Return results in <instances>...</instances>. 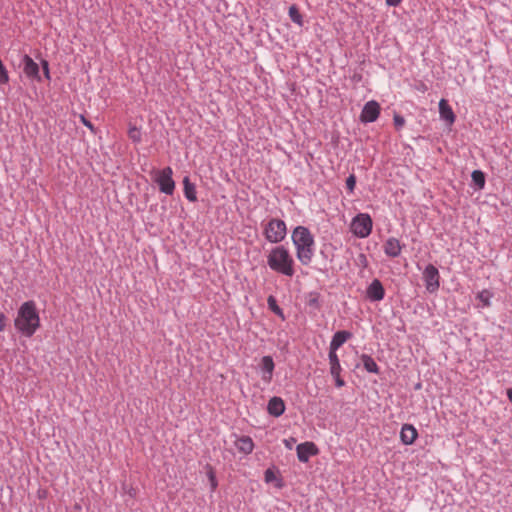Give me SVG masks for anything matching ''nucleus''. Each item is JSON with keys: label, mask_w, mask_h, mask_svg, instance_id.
I'll return each mask as SVG.
<instances>
[{"label": "nucleus", "mask_w": 512, "mask_h": 512, "mask_svg": "<svg viewBox=\"0 0 512 512\" xmlns=\"http://www.w3.org/2000/svg\"><path fill=\"white\" fill-rule=\"evenodd\" d=\"M128 136L134 143H140L142 140V134L138 127L130 125L128 130Z\"/></svg>", "instance_id": "nucleus-27"}, {"label": "nucleus", "mask_w": 512, "mask_h": 512, "mask_svg": "<svg viewBox=\"0 0 512 512\" xmlns=\"http://www.w3.org/2000/svg\"><path fill=\"white\" fill-rule=\"evenodd\" d=\"M263 234L268 242L278 244L287 235L286 223L281 219L272 218L263 226Z\"/></svg>", "instance_id": "nucleus-4"}, {"label": "nucleus", "mask_w": 512, "mask_h": 512, "mask_svg": "<svg viewBox=\"0 0 512 512\" xmlns=\"http://www.w3.org/2000/svg\"><path fill=\"white\" fill-rule=\"evenodd\" d=\"M493 297V293L488 289H483L478 292L476 298L482 303V307H490L491 306V298Z\"/></svg>", "instance_id": "nucleus-25"}, {"label": "nucleus", "mask_w": 512, "mask_h": 512, "mask_svg": "<svg viewBox=\"0 0 512 512\" xmlns=\"http://www.w3.org/2000/svg\"><path fill=\"white\" fill-rule=\"evenodd\" d=\"M15 328L24 336L31 337L40 327V317L34 301L24 302L14 320Z\"/></svg>", "instance_id": "nucleus-2"}, {"label": "nucleus", "mask_w": 512, "mask_h": 512, "mask_svg": "<svg viewBox=\"0 0 512 512\" xmlns=\"http://www.w3.org/2000/svg\"><path fill=\"white\" fill-rule=\"evenodd\" d=\"M352 333L346 330L337 331L330 342L329 351L337 352V350L350 338Z\"/></svg>", "instance_id": "nucleus-14"}, {"label": "nucleus", "mask_w": 512, "mask_h": 512, "mask_svg": "<svg viewBox=\"0 0 512 512\" xmlns=\"http://www.w3.org/2000/svg\"><path fill=\"white\" fill-rule=\"evenodd\" d=\"M507 397L509 401L512 403V388L507 390Z\"/></svg>", "instance_id": "nucleus-38"}, {"label": "nucleus", "mask_w": 512, "mask_h": 512, "mask_svg": "<svg viewBox=\"0 0 512 512\" xmlns=\"http://www.w3.org/2000/svg\"><path fill=\"white\" fill-rule=\"evenodd\" d=\"M384 253L391 258H396L401 254L402 245L397 238H388L383 246Z\"/></svg>", "instance_id": "nucleus-12"}, {"label": "nucleus", "mask_w": 512, "mask_h": 512, "mask_svg": "<svg viewBox=\"0 0 512 512\" xmlns=\"http://www.w3.org/2000/svg\"><path fill=\"white\" fill-rule=\"evenodd\" d=\"M6 316L4 313L0 312V331H4L6 328Z\"/></svg>", "instance_id": "nucleus-35"}, {"label": "nucleus", "mask_w": 512, "mask_h": 512, "mask_svg": "<svg viewBox=\"0 0 512 512\" xmlns=\"http://www.w3.org/2000/svg\"><path fill=\"white\" fill-rule=\"evenodd\" d=\"M264 480L266 483H271V482L277 480V477L272 469H267L264 472Z\"/></svg>", "instance_id": "nucleus-30"}, {"label": "nucleus", "mask_w": 512, "mask_h": 512, "mask_svg": "<svg viewBox=\"0 0 512 512\" xmlns=\"http://www.w3.org/2000/svg\"><path fill=\"white\" fill-rule=\"evenodd\" d=\"M418 436L416 428L411 424H404L401 428L400 438L403 444L411 445Z\"/></svg>", "instance_id": "nucleus-16"}, {"label": "nucleus", "mask_w": 512, "mask_h": 512, "mask_svg": "<svg viewBox=\"0 0 512 512\" xmlns=\"http://www.w3.org/2000/svg\"><path fill=\"white\" fill-rule=\"evenodd\" d=\"M291 239L296 249L298 261L307 266L314 256L315 240L310 230L305 226H297L293 229Z\"/></svg>", "instance_id": "nucleus-1"}, {"label": "nucleus", "mask_w": 512, "mask_h": 512, "mask_svg": "<svg viewBox=\"0 0 512 512\" xmlns=\"http://www.w3.org/2000/svg\"><path fill=\"white\" fill-rule=\"evenodd\" d=\"M423 281L426 290L433 294L439 290L440 287V273L433 264H428L423 271Z\"/></svg>", "instance_id": "nucleus-7"}, {"label": "nucleus", "mask_w": 512, "mask_h": 512, "mask_svg": "<svg viewBox=\"0 0 512 512\" xmlns=\"http://www.w3.org/2000/svg\"><path fill=\"white\" fill-rule=\"evenodd\" d=\"M209 480H210V483H211L212 491H214L216 489V487H217V480H216V477H215L213 472L209 473Z\"/></svg>", "instance_id": "nucleus-34"}, {"label": "nucleus", "mask_w": 512, "mask_h": 512, "mask_svg": "<svg viewBox=\"0 0 512 512\" xmlns=\"http://www.w3.org/2000/svg\"><path fill=\"white\" fill-rule=\"evenodd\" d=\"M328 359H329V364H330L331 375H335V374H337V372L342 371L337 352L329 351Z\"/></svg>", "instance_id": "nucleus-21"}, {"label": "nucleus", "mask_w": 512, "mask_h": 512, "mask_svg": "<svg viewBox=\"0 0 512 512\" xmlns=\"http://www.w3.org/2000/svg\"><path fill=\"white\" fill-rule=\"evenodd\" d=\"M267 264L271 270L284 276L292 277L295 274L294 259L289 250L283 245L271 249L267 255Z\"/></svg>", "instance_id": "nucleus-3"}, {"label": "nucleus", "mask_w": 512, "mask_h": 512, "mask_svg": "<svg viewBox=\"0 0 512 512\" xmlns=\"http://www.w3.org/2000/svg\"><path fill=\"white\" fill-rule=\"evenodd\" d=\"M23 66V72L27 78L41 82L39 65L27 54L22 56L21 60Z\"/></svg>", "instance_id": "nucleus-8"}, {"label": "nucleus", "mask_w": 512, "mask_h": 512, "mask_svg": "<svg viewBox=\"0 0 512 512\" xmlns=\"http://www.w3.org/2000/svg\"><path fill=\"white\" fill-rule=\"evenodd\" d=\"M267 305L268 308L277 316H279L282 320L285 319L283 310L280 308V306L277 303L276 298L273 295L268 296L267 298Z\"/></svg>", "instance_id": "nucleus-23"}, {"label": "nucleus", "mask_w": 512, "mask_h": 512, "mask_svg": "<svg viewBox=\"0 0 512 512\" xmlns=\"http://www.w3.org/2000/svg\"><path fill=\"white\" fill-rule=\"evenodd\" d=\"M80 120L83 123V125H85L93 133H95V127L93 126V124L88 119H86L83 115H80Z\"/></svg>", "instance_id": "nucleus-32"}, {"label": "nucleus", "mask_w": 512, "mask_h": 512, "mask_svg": "<svg viewBox=\"0 0 512 512\" xmlns=\"http://www.w3.org/2000/svg\"><path fill=\"white\" fill-rule=\"evenodd\" d=\"M361 362L363 364L364 369L369 373L378 374L379 367L375 360L368 354L361 355Z\"/></svg>", "instance_id": "nucleus-20"}, {"label": "nucleus", "mask_w": 512, "mask_h": 512, "mask_svg": "<svg viewBox=\"0 0 512 512\" xmlns=\"http://www.w3.org/2000/svg\"><path fill=\"white\" fill-rule=\"evenodd\" d=\"M288 15L293 23L297 24L300 27L303 26V16L296 5H292L289 7Z\"/></svg>", "instance_id": "nucleus-24"}, {"label": "nucleus", "mask_w": 512, "mask_h": 512, "mask_svg": "<svg viewBox=\"0 0 512 512\" xmlns=\"http://www.w3.org/2000/svg\"><path fill=\"white\" fill-rule=\"evenodd\" d=\"M366 297L371 302H378L384 299L385 289L379 279H374L366 289Z\"/></svg>", "instance_id": "nucleus-10"}, {"label": "nucleus", "mask_w": 512, "mask_h": 512, "mask_svg": "<svg viewBox=\"0 0 512 512\" xmlns=\"http://www.w3.org/2000/svg\"><path fill=\"white\" fill-rule=\"evenodd\" d=\"M235 445L237 449L244 454H250L254 448L253 440L249 436L240 437Z\"/></svg>", "instance_id": "nucleus-19"}, {"label": "nucleus", "mask_w": 512, "mask_h": 512, "mask_svg": "<svg viewBox=\"0 0 512 512\" xmlns=\"http://www.w3.org/2000/svg\"><path fill=\"white\" fill-rule=\"evenodd\" d=\"M275 368L274 361L271 356H263L261 359V369H262V380L266 383H269L272 379L273 371Z\"/></svg>", "instance_id": "nucleus-17"}, {"label": "nucleus", "mask_w": 512, "mask_h": 512, "mask_svg": "<svg viewBox=\"0 0 512 512\" xmlns=\"http://www.w3.org/2000/svg\"><path fill=\"white\" fill-rule=\"evenodd\" d=\"M172 175L173 170L169 166L155 171L154 181L158 184L159 190L167 195H172L175 190V182Z\"/></svg>", "instance_id": "nucleus-6"}, {"label": "nucleus", "mask_w": 512, "mask_h": 512, "mask_svg": "<svg viewBox=\"0 0 512 512\" xmlns=\"http://www.w3.org/2000/svg\"><path fill=\"white\" fill-rule=\"evenodd\" d=\"M340 373L341 372H337V374L335 375H332L335 379V385L340 388V387H343L345 385V382L344 380L340 377Z\"/></svg>", "instance_id": "nucleus-33"}, {"label": "nucleus", "mask_w": 512, "mask_h": 512, "mask_svg": "<svg viewBox=\"0 0 512 512\" xmlns=\"http://www.w3.org/2000/svg\"><path fill=\"white\" fill-rule=\"evenodd\" d=\"M393 121H394V125L397 129H400L404 126L405 124V119L404 117H402L401 115L399 114H395L394 117H393Z\"/></svg>", "instance_id": "nucleus-31"}, {"label": "nucleus", "mask_w": 512, "mask_h": 512, "mask_svg": "<svg viewBox=\"0 0 512 512\" xmlns=\"http://www.w3.org/2000/svg\"><path fill=\"white\" fill-rule=\"evenodd\" d=\"M379 114L380 106L376 101L372 100L364 105L361 111L360 119L364 123H371L377 120Z\"/></svg>", "instance_id": "nucleus-9"}, {"label": "nucleus", "mask_w": 512, "mask_h": 512, "mask_svg": "<svg viewBox=\"0 0 512 512\" xmlns=\"http://www.w3.org/2000/svg\"><path fill=\"white\" fill-rule=\"evenodd\" d=\"M267 411L271 416L280 417L285 412V403L282 398L274 396L267 405Z\"/></svg>", "instance_id": "nucleus-15"}, {"label": "nucleus", "mask_w": 512, "mask_h": 512, "mask_svg": "<svg viewBox=\"0 0 512 512\" xmlns=\"http://www.w3.org/2000/svg\"><path fill=\"white\" fill-rule=\"evenodd\" d=\"M183 186H184V195H185L186 199L189 200L190 202H196L197 201L196 187L190 181V178L188 176L184 177Z\"/></svg>", "instance_id": "nucleus-18"}, {"label": "nucleus", "mask_w": 512, "mask_h": 512, "mask_svg": "<svg viewBox=\"0 0 512 512\" xmlns=\"http://www.w3.org/2000/svg\"><path fill=\"white\" fill-rule=\"evenodd\" d=\"M360 259H362V261L366 264L367 260H366V256L364 254H361L360 256Z\"/></svg>", "instance_id": "nucleus-39"}, {"label": "nucleus", "mask_w": 512, "mask_h": 512, "mask_svg": "<svg viewBox=\"0 0 512 512\" xmlns=\"http://www.w3.org/2000/svg\"><path fill=\"white\" fill-rule=\"evenodd\" d=\"M439 114L440 118L448 125H452L455 122L456 116L446 99L439 101Z\"/></svg>", "instance_id": "nucleus-13"}, {"label": "nucleus", "mask_w": 512, "mask_h": 512, "mask_svg": "<svg viewBox=\"0 0 512 512\" xmlns=\"http://www.w3.org/2000/svg\"><path fill=\"white\" fill-rule=\"evenodd\" d=\"M306 304L308 307L314 310H319L320 305V294L316 291L309 292L306 296Z\"/></svg>", "instance_id": "nucleus-22"}, {"label": "nucleus", "mask_w": 512, "mask_h": 512, "mask_svg": "<svg viewBox=\"0 0 512 512\" xmlns=\"http://www.w3.org/2000/svg\"><path fill=\"white\" fill-rule=\"evenodd\" d=\"M472 181L475 186L479 189H482L485 185V175L480 170H474L471 174Z\"/></svg>", "instance_id": "nucleus-26"}, {"label": "nucleus", "mask_w": 512, "mask_h": 512, "mask_svg": "<svg viewBox=\"0 0 512 512\" xmlns=\"http://www.w3.org/2000/svg\"><path fill=\"white\" fill-rule=\"evenodd\" d=\"M296 451L298 460L302 463L308 462L311 456L318 454V448L313 442H304L297 445Z\"/></svg>", "instance_id": "nucleus-11"}, {"label": "nucleus", "mask_w": 512, "mask_h": 512, "mask_svg": "<svg viewBox=\"0 0 512 512\" xmlns=\"http://www.w3.org/2000/svg\"><path fill=\"white\" fill-rule=\"evenodd\" d=\"M41 66H42V70H43V74H44V77L50 81L51 80V76H50V69H49V63L47 60L45 59H42L41 60Z\"/></svg>", "instance_id": "nucleus-29"}, {"label": "nucleus", "mask_w": 512, "mask_h": 512, "mask_svg": "<svg viewBox=\"0 0 512 512\" xmlns=\"http://www.w3.org/2000/svg\"><path fill=\"white\" fill-rule=\"evenodd\" d=\"M291 442H295V439H294V438H291L290 440H287V439H286V440H284L285 446H286L287 448H289V449H291V448H292V446H291Z\"/></svg>", "instance_id": "nucleus-37"}, {"label": "nucleus", "mask_w": 512, "mask_h": 512, "mask_svg": "<svg viewBox=\"0 0 512 512\" xmlns=\"http://www.w3.org/2000/svg\"><path fill=\"white\" fill-rule=\"evenodd\" d=\"M356 186V176L354 174H351L346 179V187L349 190L350 193H352Z\"/></svg>", "instance_id": "nucleus-28"}, {"label": "nucleus", "mask_w": 512, "mask_h": 512, "mask_svg": "<svg viewBox=\"0 0 512 512\" xmlns=\"http://www.w3.org/2000/svg\"><path fill=\"white\" fill-rule=\"evenodd\" d=\"M373 222L369 214L360 213L351 222V231L359 238H366L372 231Z\"/></svg>", "instance_id": "nucleus-5"}, {"label": "nucleus", "mask_w": 512, "mask_h": 512, "mask_svg": "<svg viewBox=\"0 0 512 512\" xmlns=\"http://www.w3.org/2000/svg\"><path fill=\"white\" fill-rule=\"evenodd\" d=\"M403 0H385L386 4L391 7H397Z\"/></svg>", "instance_id": "nucleus-36"}]
</instances>
